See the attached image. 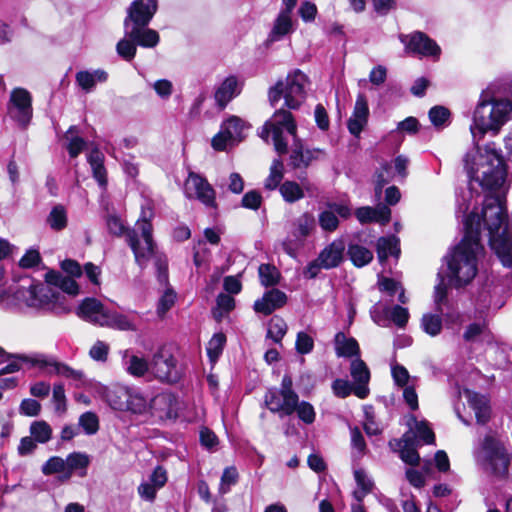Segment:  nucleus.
<instances>
[{
  "instance_id": "obj_7",
  "label": "nucleus",
  "mask_w": 512,
  "mask_h": 512,
  "mask_svg": "<svg viewBox=\"0 0 512 512\" xmlns=\"http://www.w3.org/2000/svg\"><path fill=\"white\" fill-rule=\"evenodd\" d=\"M512 114V105L505 98H493L483 92L473 113L470 132L473 144L479 143L487 132L498 134Z\"/></svg>"
},
{
  "instance_id": "obj_2",
  "label": "nucleus",
  "mask_w": 512,
  "mask_h": 512,
  "mask_svg": "<svg viewBox=\"0 0 512 512\" xmlns=\"http://www.w3.org/2000/svg\"><path fill=\"white\" fill-rule=\"evenodd\" d=\"M46 280L47 283H42L24 278L22 281L25 284L21 285L14 293L15 300L36 311L54 313L66 311L65 296L58 289L70 295H77L78 284L72 277L54 271L46 274Z\"/></svg>"
},
{
  "instance_id": "obj_18",
  "label": "nucleus",
  "mask_w": 512,
  "mask_h": 512,
  "mask_svg": "<svg viewBox=\"0 0 512 512\" xmlns=\"http://www.w3.org/2000/svg\"><path fill=\"white\" fill-rule=\"evenodd\" d=\"M158 9L157 0H134L124 19V28L136 25H148Z\"/></svg>"
},
{
  "instance_id": "obj_45",
  "label": "nucleus",
  "mask_w": 512,
  "mask_h": 512,
  "mask_svg": "<svg viewBox=\"0 0 512 512\" xmlns=\"http://www.w3.org/2000/svg\"><path fill=\"white\" fill-rule=\"evenodd\" d=\"M68 217L64 206L56 205L50 211L47 217V223L51 229L60 231L67 226Z\"/></svg>"
},
{
  "instance_id": "obj_48",
  "label": "nucleus",
  "mask_w": 512,
  "mask_h": 512,
  "mask_svg": "<svg viewBox=\"0 0 512 512\" xmlns=\"http://www.w3.org/2000/svg\"><path fill=\"white\" fill-rule=\"evenodd\" d=\"M287 332V324L283 318L273 316L268 323L267 337L279 343Z\"/></svg>"
},
{
  "instance_id": "obj_64",
  "label": "nucleus",
  "mask_w": 512,
  "mask_h": 512,
  "mask_svg": "<svg viewBox=\"0 0 512 512\" xmlns=\"http://www.w3.org/2000/svg\"><path fill=\"white\" fill-rule=\"evenodd\" d=\"M391 373L396 385L402 388L409 386L410 375L404 366L400 364H393L391 366Z\"/></svg>"
},
{
  "instance_id": "obj_21",
  "label": "nucleus",
  "mask_w": 512,
  "mask_h": 512,
  "mask_svg": "<svg viewBox=\"0 0 512 512\" xmlns=\"http://www.w3.org/2000/svg\"><path fill=\"white\" fill-rule=\"evenodd\" d=\"M350 373L354 380L353 394L360 399H365L369 394L368 383L370 372L367 365L359 358L351 362Z\"/></svg>"
},
{
  "instance_id": "obj_11",
  "label": "nucleus",
  "mask_w": 512,
  "mask_h": 512,
  "mask_svg": "<svg viewBox=\"0 0 512 512\" xmlns=\"http://www.w3.org/2000/svg\"><path fill=\"white\" fill-rule=\"evenodd\" d=\"M150 371L156 379L167 383H176L182 375L177 359L166 346L160 347L153 354Z\"/></svg>"
},
{
  "instance_id": "obj_40",
  "label": "nucleus",
  "mask_w": 512,
  "mask_h": 512,
  "mask_svg": "<svg viewBox=\"0 0 512 512\" xmlns=\"http://www.w3.org/2000/svg\"><path fill=\"white\" fill-rule=\"evenodd\" d=\"M90 463V458L87 454L82 452H73L70 453L66 458V470L67 473L65 478L68 479L71 477L74 471H81L79 473L80 476L86 475V469Z\"/></svg>"
},
{
  "instance_id": "obj_25",
  "label": "nucleus",
  "mask_w": 512,
  "mask_h": 512,
  "mask_svg": "<svg viewBox=\"0 0 512 512\" xmlns=\"http://www.w3.org/2000/svg\"><path fill=\"white\" fill-rule=\"evenodd\" d=\"M287 302V296L278 289H271L264 293L262 298L254 303V310L264 315L271 314L274 310L281 308Z\"/></svg>"
},
{
  "instance_id": "obj_58",
  "label": "nucleus",
  "mask_w": 512,
  "mask_h": 512,
  "mask_svg": "<svg viewBox=\"0 0 512 512\" xmlns=\"http://www.w3.org/2000/svg\"><path fill=\"white\" fill-rule=\"evenodd\" d=\"M176 301V293L172 288H166L162 296L160 297L157 305V314L163 317L167 311H169Z\"/></svg>"
},
{
  "instance_id": "obj_15",
  "label": "nucleus",
  "mask_w": 512,
  "mask_h": 512,
  "mask_svg": "<svg viewBox=\"0 0 512 512\" xmlns=\"http://www.w3.org/2000/svg\"><path fill=\"white\" fill-rule=\"evenodd\" d=\"M34 364L47 375H58L70 380L77 388L85 387L88 384V380L81 370L73 369L52 357L38 356L35 358Z\"/></svg>"
},
{
  "instance_id": "obj_55",
  "label": "nucleus",
  "mask_w": 512,
  "mask_h": 512,
  "mask_svg": "<svg viewBox=\"0 0 512 512\" xmlns=\"http://www.w3.org/2000/svg\"><path fill=\"white\" fill-rule=\"evenodd\" d=\"M259 277L263 286H273L278 282L279 272L272 265L262 264L259 267Z\"/></svg>"
},
{
  "instance_id": "obj_24",
  "label": "nucleus",
  "mask_w": 512,
  "mask_h": 512,
  "mask_svg": "<svg viewBox=\"0 0 512 512\" xmlns=\"http://www.w3.org/2000/svg\"><path fill=\"white\" fill-rule=\"evenodd\" d=\"M369 115V108L366 96L364 94H359L357 96L353 114L348 121V129L349 132L358 137L362 132L364 126L367 123Z\"/></svg>"
},
{
  "instance_id": "obj_22",
  "label": "nucleus",
  "mask_w": 512,
  "mask_h": 512,
  "mask_svg": "<svg viewBox=\"0 0 512 512\" xmlns=\"http://www.w3.org/2000/svg\"><path fill=\"white\" fill-rule=\"evenodd\" d=\"M394 450L399 451L400 458L409 465H417L420 457L416 450L417 444L412 431L405 433L401 439L390 442Z\"/></svg>"
},
{
  "instance_id": "obj_16",
  "label": "nucleus",
  "mask_w": 512,
  "mask_h": 512,
  "mask_svg": "<svg viewBox=\"0 0 512 512\" xmlns=\"http://www.w3.org/2000/svg\"><path fill=\"white\" fill-rule=\"evenodd\" d=\"M399 39L408 54L431 58H439L441 54L438 44L423 32L415 31L411 34H401Z\"/></svg>"
},
{
  "instance_id": "obj_39",
  "label": "nucleus",
  "mask_w": 512,
  "mask_h": 512,
  "mask_svg": "<svg viewBox=\"0 0 512 512\" xmlns=\"http://www.w3.org/2000/svg\"><path fill=\"white\" fill-rule=\"evenodd\" d=\"M400 254L399 239L396 236L381 237L377 241V255L381 263L389 256L398 258Z\"/></svg>"
},
{
  "instance_id": "obj_35",
  "label": "nucleus",
  "mask_w": 512,
  "mask_h": 512,
  "mask_svg": "<svg viewBox=\"0 0 512 512\" xmlns=\"http://www.w3.org/2000/svg\"><path fill=\"white\" fill-rule=\"evenodd\" d=\"M335 352L338 357L350 358L359 356L360 349L356 339L347 337L343 332H338L334 338Z\"/></svg>"
},
{
  "instance_id": "obj_51",
  "label": "nucleus",
  "mask_w": 512,
  "mask_h": 512,
  "mask_svg": "<svg viewBox=\"0 0 512 512\" xmlns=\"http://www.w3.org/2000/svg\"><path fill=\"white\" fill-rule=\"evenodd\" d=\"M238 481V471L236 467L230 466L226 467L222 473L220 485H219V493L221 495L227 494L231 486L235 485Z\"/></svg>"
},
{
  "instance_id": "obj_5",
  "label": "nucleus",
  "mask_w": 512,
  "mask_h": 512,
  "mask_svg": "<svg viewBox=\"0 0 512 512\" xmlns=\"http://www.w3.org/2000/svg\"><path fill=\"white\" fill-rule=\"evenodd\" d=\"M154 207L150 200L145 199L141 204V213L133 229H126L123 221L116 215L107 218V228L115 236L125 235L126 242L133 251L135 262L140 268H145L154 255L153 240Z\"/></svg>"
},
{
  "instance_id": "obj_50",
  "label": "nucleus",
  "mask_w": 512,
  "mask_h": 512,
  "mask_svg": "<svg viewBox=\"0 0 512 512\" xmlns=\"http://www.w3.org/2000/svg\"><path fill=\"white\" fill-rule=\"evenodd\" d=\"M429 119L437 128H444L450 122V111L444 106H434L429 110Z\"/></svg>"
},
{
  "instance_id": "obj_57",
  "label": "nucleus",
  "mask_w": 512,
  "mask_h": 512,
  "mask_svg": "<svg viewBox=\"0 0 512 512\" xmlns=\"http://www.w3.org/2000/svg\"><path fill=\"white\" fill-rule=\"evenodd\" d=\"M52 402L54 404V409L56 413L64 414L66 412V396L64 385L62 383L54 384L52 391Z\"/></svg>"
},
{
  "instance_id": "obj_13",
  "label": "nucleus",
  "mask_w": 512,
  "mask_h": 512,
  "mask_svg": "<svg viewBox=\"0 0 512 512\" xmlns=\"http://www.w3.org/2000/svg\"><path fill=\"white\" fill-rule=\"evenodd\" d=\"M249 126L239 117L231 116L225 120L220 131L212 138L211 145L217 151H224L228 146L242 141Z\"/></svg>"
},
{
  "instance_id": "obj_17",
  "label": "nucleus",
  "mask_w": 512,
  "mask_h": 512,
  "mask_svg": "<svg viewBox=\"0 0 512 512\" xmlns=\"http://www.w3.org/2000/svg\"><path fill=\"white\" fill-rule=\"evenodd\" d=\"M148 410L159 421L176 419L179 410L178 398L172 392H160L150 400Z\"/></svg>"
},
{
  "instance_id": "obj_26",
  "label": "nucleus",
  "mask_w": 512,
  "mask_h": 512,
  "mask_svg": "<svg viewBox=\"0 0 512 512\" xmlns=\"http://www.w3.org/2000/svg\"><path fill=\"white\" fill-rule=\"evenodd\" d=\"M372 318L375 323L381 326H387L389 320H391L397 327L404 328L409 319V312L407 308L399 305H395L391 308L386 307L383 310V316L373 310Z\"/></svg>"
},
{
  "instance_id": "obj_29",
  "label": "nucleus",
  "mask_w": 512,
  "mask_h": 512,
  "mask_svg": "<svg viewBox=\"0 0 512 512\" xmlns=\"http://www.w3.org/2000/svg\"><path fill=\"white\" fill-rule=\"evenodd\" d=\"M356 218L360 223L379 222L386 224L390 221L391 210L386 205H378L375 208L365 206L360 207L355 212Z\"/></svg>"
},
{
  "instance_id": "obj_62",
  "label": "nucleus",
  "mask_w": 512,
  "mask_h": 512,
  "mask_svg": "<svg viewBox=\"0 0 512 512\" xmlns=\"http://www.w3.org/2000/svg\"><path fill=\"white\" fill-rule=\"evenodd\" d=\"M415 437L418 436L425 444H433L435 435L426 421L417 422L415 420Z\"/></svg>"
},
{
  "instance_id": "obj_59",
  "label": "nucleus",
  "mask_w": 512,
  "mask_h": 512,
  "mask_svg": "<svg viewBox=\"0 0 512 512\" xmlns=\"http://www.w3.org/2000/svg\"><path fill=\"white\" fill-rule=\"evenodd\" d=\"M67 472L66 460L61 457H50L42 466V473L44 475H52L55 473Z\"/></svg>"
},
{
  "instance_id": "obj_37",
  "label": "nucleus",
  "mask_w": 512,
  "mask_h": 512,
  "mask_svg": "<svg viewBox=\"0 0 512 512\" xmlns=\"http://www.w3.org/2000/svg\"><path fill=\"white\" fill-rule=\"evenodd\" d=\"M88 163L90 164L93 177L101 187L107 185V173L104 167V155L98 149L92 150L88 157Z\"/></svg>"
},
{
  "instance_id": "obj_61",
  "label": "nucleus",
  "mask_w": 512,
  "mask_h": 512,
  "mask_svg": "<svg viewBox=\"0 0 512 512\" xmlns=\"http://www.w3.org/2000/svg\"><path fill=\"white\" fill-rule=\"evenodd\" d=\"M295 411L301 421L306 424H312L315 421L316 413L314 407L306 401L297 402Z\"/></svg>"
},
{
  "instance_id": "obj_12",
  "label": "nucleus",
  "mask_w": 512,
  "mask_h": 512,
  "mask_svg": "<svg viewBox=\"0 0 512 512\" xmlns=\"http://www.w3.org/2000/svg\"><path fill=\"white\" fill-rule=\"evenodd\" d=\"M7 114L19 127L26 129L33 117L31 93L24 88H14L7 103Z\"/></svg>"
},
{
  "instance_id": "obj_47",
  "label": "nucleus",
  "mask_w": 512,
  "mask_h": 512,
  "mask_svg": "<svg viewBox=\"0 0 512 512\" xmlns=\"http://www.w3.org/2000/svg\"><path fill=\"white\" fill-rule=\"evenodd\" d=\"M279 191L286 202L294 203L304 197L301 186L294 181H285L279 187Z\"/></svg>"
},
{
  "instance_id": "obj_56",
  "label": "nucleus",
  "mask_w": 512,
  "mask_h": 512,
  "mask_svg": "<svg viewBox=\"0 0 512 512\" xmlns=\"http://www.w3.org/2000/svg\"><path fill=\"white\" fill-rule=\"evenodd\" d=\"M79 426L87 435H94L99 429V420L95 413L85 412L79 417Z\"/></svg>"
},
{
  "instance_id": "obj_4",
  "label": "nucleus",
  "mask_w": 512,
  "mask_h": 512,
  "mask_svg": "<svg viewBox=\"0 0 512 512\" xmlns=\"http://www.w3.org/2000/svg\"><path fill=\"white\" fill-rule=\"evenodd\" d=\"M285 134L293 138V149L290 155V163L294 168L307 167L312 161L325 155L319 148L303 150L301 140L297 136V124L291 112L277 109L269 120L262 126L259 136L269 142L271 138L275 151L279 155L288 151V141Z\"/></svg>"
},
{
  "instance_id": "obj_31",
  "label": "nucleus",
  "mask_w": 512,
  "mask_h": 512,
  "mask_svg": "<svg viewBox=\"0 0 512 512\" xmlns=\"http://www.w3.org/2000/svg\"><path fill=\"white\" fill-rule=\"evenodd\" d=\"M122 361L125 371L134 377H142L150 371L148 361L143 356L133 354L129 350L124 351Z\"/></svg>"
},
{
  "instance_id": "obj_3",
  "label": "nucleus",
  "mask_w": 512,
  "mask_h": 512,
  "mask_svg": "<svg viewBox=\"0 0 512 512\" xmlns=\"http://www.w3.org/2000/svg\"><path fill=\"white\" fill-rule=\"evenodd\" d=\"M481 218L471 212L463 216L465 234L461 242L446 256L448 278L451 285L462 287L477 274V261L483 251L480 244Z\"/></svg>"
},
{
  "instance_id": "obj_20",
  "label": "nucleus",
  "mask_w": 512,
  "mask_h": 512,
  "mask_svg": "<svg viewBox=\"0 0 512 512\" xmlns=\"http://www.w3.org/2000/svg\"><path fill=\"white\" fill-rule=\"evenodd\" d=\"M109 309L93 297L85 298L77 308V315L95 325L104 326Z\"/></svg>"
},
{
  "instance_id": "obj_32",
  "label": "nucleus",
  "mask_w": 512,
  "mask_h": 512,
  "mask_svg": "<svg viewBox=\"0 0 512 512\" xmlns=\"http://www.w3.org/2000/svg\"><path fill=\"white\" fill-rule=\"evenodd\" d=\"M77 84L85 91H92L97 83H104L108 79V73L103 69L93 71H79L75 76Z\"/></svg>"
},
{
  "instance_id": "obj_49",
  "label": "nucleus",
  "mask_w": 512,
  "mask_h": 512,
  "mask_svg": "<svg viewBox=\"0 0 512 512\" xmlns=\"http://www.w3.org/2000/svg\"><path fill=\"white\" fill-rule=\"evenodd\" d=\"M127 402L128 407L125 411H129L135 414H142L148 410L146 399L139 391L135 389L130 388L129 400Z\"/></svg>"
},
{
  "instance_id": "obj_6",
  "label": "nucleus",
  "mask_w": 512,
  "mask_h": 512,
  "mask_svg": "<svg viewBox=\"0 0 512 512\" xmlns=\"http://www.w3.org/2000/svg\"><path fill=\"white\" fill-rule=\"evenodd\" d=\"M480 218L488 230L491 249L505 267L512 268V232L505 207L498 196L485 198Z\"/></svg>"
},
{
  "instance_id": "obj_43",
  "label": "nucleus",
  "mask_w": 512,
  "mask_h": 512,
  "mask_svg": "<svg viewBox=\"0 0 512 512\" xmlns=\"http://www.w3.org/2000/svg\"><path fill=\"white\" fill-rule=\"evenodd\" d=\"M347 253L352 263L357 267H363L373 259V253L360 244H349Z\"/></svg>"
},
{
  "instance_id": "obj_60",
  "label": "nucleus",
  "mask_w": 512,
  "mask_h": 512,
  "mask_svg": "<svg viewBox=\"0 0 512 512\" xmlns=\"http://www.w3.org/2000/svg\"><path fill=\"white\" fill-rule=\"evenodd\" d=\"M319 225L326 232H333L338 228L339 220L329 209L321 212L318 217Z\"/></svg>"
},
{
  "instance_id": "obj_52",
  "label": "nucleus",
  "mask_w": 512,
  "mask_h": 512,
  "mask_svg": "<svg viewBox=\"0 0 512 512\" xmlns=\"http://www.w3.org/2000/svg\"><path fill=\"white\" fill-rule=\"evenodd\" d=\"M423 330L430 336H436L441 332L442 320L439 315L425 314L421 320Z\"/></svg>"
},
{
  "instance_id": "obj_27",
  "label": "nucleus",
  "mask_w": 512,
  "mask_h": 512,
  "mask_svg": "<svg viewBox=\"0 0 512 512\" xmlns=\"http://www.w3.org/2000/svg\"><path fill=\"white\" fill-rule=\"evenodd\" d=\"M344 249L345 244L341 239L327 245L318 255L322 267L326 270L337 267L343 259Z\"/></svg>"
},
{
  "instance_id": "obj_36",
  "label": "nucleus",
  "mask_w": 512,
  "mask_h": 512,
  "mask_svg": "<svg viewBox=\"0 0 512 512\" xmlns=\"http://www.w3.org/2000/svg\"><path fill=\"white\" fill-rule=\"evenodd\" d=\"M418 127L419 122L415 117H407L403 121L399 122L397 128L395 130L390 131L385 139L392 141L395 144L396 148H399L404 139L402 134H415L418 131Z\"/></svg>"
},
{
  "instance_id": "obj_41",
  "label": "nucleus",
  "mask_w": 512,
  "mask_h": 512,
  "mask_svg": "<svg viewBox=\"0 0 512 512\" xmlns=\"http://www.w3.org/2000/svg\"><path fill=\"white\" fill-rule=\"evenodd\" d=\"M354 478L357 489L353 492V497L356 502H362L364 497L372 491L374 483L363 469L355 470Z\"/></svg>"
},
{
  "instance_id": "obj_9",
  "label": "nucleus",
  "mask_w": 512,
  "mask_h": 512,
  "mask_svg": "<svg viewBox=\"0 0 512 512\" xmlns=\"http://www.w3.org/2000/svg\"><path fill=\"white\" fill-rule=\"evenodd\" d=\"M475 460L483 469L498 477L508 474L510 458L503 444L492 434L480 440L473 451Z\"/></svg>"
},
{
  "instance_id": "obj_44",
  "label": "nucleus",
  "mask_w": 512,
  "mask_h": 512,
  "mask_svg": "<svg viewBox=\"0 0 512 512\" xmlns=\"http://www.w3.org/2000/svg\"><path fill=\"white\" fill-rule=\"evenodd\" d=\"M284 177V165L281 159H274L268 177L265 179L264 187L268 190H274L280 187V182Z\"/></svg>"
},
{
  "instance_id": "obj_38",
  "label": "nucleus",
  "mask_w": 512,
  "mask_h": 512,
  "mask_svg": "<svg viewBox=\"0 0 512 512\" xmlns=\"http://www.w3.org/2000/svg\"><path fill=\"white\" fill-rule=\"evenodd\" d=\"M103 327L122 331H135L137 329L136 324L130 315L111 310L108 311Z\"/></svg>"
},
{
  "instance_id": "obj_1",
  "label": "nucleus",
  "mask_w": 512,
  "mask_h": 512,
  "mask_svg": "<svg viewBox=\"0 0 512 512\" xmlns=\"http://www.w3.org/2000/svg\"><path fill=\"white\" fill-rule=\"evenodd\" d=\"M464 168L469 177V188L457 196V213L469 215L468 210L477 203V200L472 203L474 193L476 197L480 195L475 191L474 184L491 194L507 192V165L495 142H488L484 146L474 144L464 157Z\"/></svg>"
},
{
  "instance_id": "obj_8",
  "label": "nucleus",
  "mask_w": 512,
  "mask_h": 512,
  "mask_svg": "<svg viewBox=\"0 0 512 512\" xmlns=\"http://www.w3.org/2000/svg\"><path fill=\"white\" fill-rule=\"evenodd\" d=\"M309 83L307 75L299 69L288 73L285 80H279L268 90L270 104L275 107L283 98L284 106L297 110L306 99V87Z\"/></svg>"
},
{
  "instance_id": "obj_10",
  "label": "nucleus",
  "mask_w": 512,
  "mask_h": 512,
  "mask_svg": "<svg viewBox=\"0 0 512 512\" xmlns=\"http://www.w3.org/2000/svg\"><path fill=\"white\" fill-rule=\"evenodd\" d=\"M287 235L282 241L283 250L291 257H296L298 251L304 247L306 239L316 229L313 214L305 212L293 219L286 227Z\"/></svg>"
},
{
  "instance_id": "obj_33",
  "label": "nucleus",
  "mask_w": 512,
  "mask_h": 512,
  "mask_svg": "<svg viewBox=\"0 0 512 512\" xmlns=\"http://www.w3.org/2000/svg\"><path fill=\"white\" fill-rule=\"evenodd\" d=\"M240 92L238 80L234 76L227 77L215 92V101L224 108Z\"/></svg>"
},
{
  "instance_id": "obj_19",
  "label": "nucleus",
  "mask_w": 512,
  "mask_h": 512,
  "mask_svg": "<svg viewBox=\"0 0 512 512\" xmlns=\"http://www.w3.org/2000/svg\"><path fill=\"white\" fill-rule=\"evenodd\" d=\"M299 397L297 394H287L278 389H269L264 397L266 407L280 417L289 416L295 412Z\"/></svg>"
},
{
  "instance_id": "obj_54",
  "label": "nucleus",
  "mask_w": 512,
  "mask_h": 512,
  "mask_svg": "<svg viewBox=\"0 0 512 512\" xmlns=\"http://www.w3.org/2000/svg\"><path fill=\"white\" fill-rule=\"evenodd\" d=\"M137 44L128 37L122 38L116 45L117 54L126 61H131L136 55Z\"/></svg>"
},
{
  "instance_id": "obj_30",
  "label": "nucleus",
  "mask_w": 512,
  "mask_h": 512,
  "mask_svg": "<svg viewBox=\"0 0 512 512\" xmlns=\"http://www.w3.org/2000/svg\"><path fill=\"white\" fill-rule=\"evenodd\" d=\"M295 30L294 22L292 19V15L279 12L276 17L273 27L268 34V41L278 42L282 40L285 36L293 33Z\"/></svg>"
},
{
  "instance_id": "obj_14",
  "label": "nucleus",
  "mask_w": 512,
  "mask_h": 512,
  "mask_svg": "<svg viewBox=\"0 0 512 512\" xmlns=\"http://www.w3.org/2000/svg\"><path fill=\"white\" fill-rule=\"evenodd\" d=\"M184 194L188 199H195L208 208L216 207V193L205 177L190 172L184 184Z\"/></svg>"
},
{
  "instance_id": "obj_63",
  "label": "nucleus",
  "mask_w": 512,
  "mask_h": 512,
  "mask_svg": "<svg viewBox=\"0 0 512 512\" xmlns=\"http://www.w3.org/2000/svg\"><path fill=\"white\" fill-rule=\"evenodd\" d=\"M295 347L299 354H309L314 348V340L310 335L301 331L297 334Z\"/></svg>"
},
{
  "instance_id": "obj_28",
  "label": "nucleus",
  "mask_w": 512,
  "mask_h": 512,
  "mask_svg": "<svg viewBox=\"0 0 512 512\" xmlns=\"http://www.w3.org/2000/svg\"><path fill=\"white\" fill-rule=\"evenodd\" d=\"M460 395L467 399L470 407L474 410L477 422L485 424L490 417V407L487 398L469 389H464L460 392Z\"/></svg>"
},
{
  "instance_id": "obj_42",
  "label": "nucleus",
  "mask_w": 512,
  "mask_h": 512,
  "mask_svg": "<svg viewBox=\"0 0 512 512\" xmlns=\"http://www.w3.org/2000/svg\"><path fill=\"white\" fill-rule=\"evenodd\" d=\"M64 139L66 141L65 147L72 158L77 157L86 146L85 140L78 136L77 128L75 126H71L67 130L64 135Z\"/></svg>"
},
{
  "instance_id": "obj_53",
  "label": "nucleus",
  "mask_w": 512,
  "mask_h": 512,
  "mask_svg": "<svg viewBox=\"0 0 512 512\" xmlns=\"http://www.w3.org/2000/svg\"><path fill=\"white\" fill-rule=\"evenodd\" d=\"M226 337L223 333H216L212 336L207 345V354L211 361H215L223 351Z\"/></svg>"
},
{
  "instance_id": "obj_46",
  "label": "nucleus",
  "mask_w": 512,
  "mask_h": 512,
  "mask_svg": "<svg viewBox=\"0 0 512 512\" xmlns=\"http://www.w3.org/2000/svg\"><path fill=\"white\" fill-rule=\"evenodd\" d=\"M31 437L38 443H47L52 437V428L44 420L34 421L30 425Z\"/></svg>"
},
{
  "instance_id": "obj_34",
  "label": "nucleus",
  "mask_w": 512,
  "mask_h": 512,
  "mask_svg": "<svg viewBox=\"0 0 512 512\" xmlns=\"http://www.w3.org/2000/svg\"><path fill=\"white\" fill-rule=\"evenodd\" d=\"M130 388L121 385H115L106 390L105 398L109 406L118 411H125L128 407Z\"/></svg>"
},
{
  "instance_id": "obj_23",
  "label": "nucleus",
  "mask_w": 512,
  "mask_h": 512,
  "mask_svg": "<svg viewBox=\"0 0 512 512\" xmlns=\"http://www.w3.org/2000/svg\"><path fill=\"white\" fill-rule=\"evenodd\" d=\"M148 25H136L125 27V35L143 48H154L160 41L159 34L156 30L150 29Z\"/></svg>"
}]
</instances>
